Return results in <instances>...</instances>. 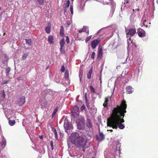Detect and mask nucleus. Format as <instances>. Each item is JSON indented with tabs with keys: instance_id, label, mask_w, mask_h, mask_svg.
Returning a JSON list of instances; mask_svg holds the SVG:
<instances>
[{
	"instance_id": "obj_12",
	"label": "nucleus",
	"mask_w": 158,
	"mask_h": 158,
	"mask_svg": "<svg viewBox=\"0 0 158 158\" xmlns=\"http://www.w3.org/2000/svg\"><path fill=\"white\" fill-rule=\"evenodd\" d=\"M120 151V150H116L114 152V155L115 158H119Z\"/></svg>"
},
{
	"instance_id": "obj_59",
	"label": "nucleus",
	"mask_w": 158,
	"mask_h": 158,
	"mask_svg": "<svg viewBox=\"0 0 158 158\" xmlns=\"http://www.w3.org/2000/svg\"><path fill=\"white\" fill-rule=\"evenodd\" d=\"M110 131H111L112 132V131H113V130H110Z\"/></svg>"
},
{
	"instance_id": "obj_35",
	"label": "nucleus",
	"mask_w": 158,
	"mask_h": 158,
	"mask_svg": "<svg viewBox=\"0 0 158 158\" xmlns=\"http://www.w3.org/2000/svg\"><path fill=\"white\" fill-rule=\"evenodd\" d=\"M46 95H47V91H43L42 93V95L44 98H45V97Z\"/></svg>"
},
{
	"instance_id": "obj_37",
	"label": "nucleus",
	"mask_w": 158,
	"mask_h": 158,
	"mask_svg": "<svg viewBox=\"0 0 158 158\" xmlns=\"http://www.w3.org/2000/svg\"><path fill=\"white\" fill-rule=\"evenodd\" d=\"M27 56H28V54L27 53L24 54L23 55L22 59L23 60H25L26 59V57H27Z\"/></svg>"
},
{
	"instance_id": "obj_11",
	"label": "nucleus",
	"mask_w": 158,
	"mask_h": 158,
	"mask_svg": "<svg viewBox=\"0 0 158 158\" xmlns=\"http://www.w3.org/2000/svg\"><path fill=\"white\" fill-rule=\"evenodd\" d=\"M134 90V89H133V88L131 86H130V85H128V86H127L126 87V91L128 94L132 93Z\"/></svg>"
},
{
	"instance_id": "obj_17",
	"label": "nucleus",
	"mask_w": 158,
	"mask_h": 158,
	"mask_svg": "<svg viewBox=\"0 0 158 158\" xmlns=\"http://www.w3.org/2000/svg\"><path fill=\"white\" fill-rule=\"evenodd\" d=\"M64 30L63 26H61L60 27V34L61 37H64Z\"/></svg>"
},
{
	"instance_id": "obj_1",
	"label": "nucleus",
	"mask_w": 158,
	"mask_h": 158,
	"mask_svg": "<svg viewBox=\"0 0 158 158\" xmlns=\"http://www.w3.org/2000/svg\"><path fill=\"white\" fill-rule=\"evenodd\" d=\"M127 105L125 100L122 101L120 105H117L116 107H114L112 111L113 117L117 118L116 124L121 123H122L124 122L123 118L127 112L126 108Z\"/></svg>"
},
{
	"instance_id": "obj_52",
	"label": "nucleus",
	"mask_w": 158,
	"mask_h": 158,
	"mask_svg": "<svg viewBox=\"0 0 158 158\" xmlns=\"http://www.w3.org/2000/svg\"><path fill=\"white\" fill-rule=\"evenodd\" d=\"M133 10H135V11H138L139 10V8H137L136 9H135V10H134V9H133Z\"/></svg>"
},
{
	"instance_id": "obj_28",
	"label": "nucleus",
	"mask_w": 158,
	"mask_h": 158,
	"mask_svg": "<svg viewBox=\"0 0 158 158\" xmlns=\"http://www.w3.org/2000/svg\"><path fill=\"white\" fill-rule=\"evenodd\" d=\"M70 3V1L69 0H68L66 3L64 5V7L65 8H68L69 6V4Z\"/></svg>"
},
{
	"instance_id": "obj_26",
	"label": "nucleus",
	"mask_w": 158,
	"mask_h": 158,
	"mask_svg": "<svg viewBox=\"0 0 158 158\" xmlns=\"http://www.w3.org/2000/svg\"><path fill=\"white\" fill-rule=\"evenodd\" d=\"M6 141L5 139L3 137L2 139L1 145L2 146H5L6 145Z\"/></svg>"
},
{
	"instance_id": "obj_64",
	"label": "nucleus",
	"mask_w": 158,
	"mask_h": 158,
	"mask_svg": "<svg viewBox=\"0 0 158 158\" xmlns=\"http://www.w3.org/2000/svg\"><path fill=\"white\" fill-rule=\"evenodd\" d=\"M1 7H0V9H1Z\"/></svg>"
},
{
	"instance_id": "obj_63",
	"label": "nucleus",
	"mask_w": 158,
	"mask_h": 158,
	"mask_svg": "<svg viewBox=\"0 0 158 158\" xmlns=\"http://www.w3.org/2000/svg\"><path fill=\"white\" fill-rule=\"evenodd\" d=\"M120 67V66H118V68H119Z\"/></svg>"
},
{
	"instance_id": "obj_15",
	"label": "nucleus",
	"mask_w": 158,
	"mask_h": 158,
	"mask_svg": "<svg viewBox=\"0 0 158 158\" xmlns=\"http://www.w3.org/2000/svg\"><path fill=\"white\" fill-rule=\"evenodd\" d=\"M65 43V42L64 38L62 39L60 42V47H61V48H62V47H63V48H64V47Z\"/></svg>"
},
{
	"instance_id": "obj_36",
	"label": "nucleus",
	"mask_w": 158,
	"mask_h": 158,
	"mask_svg": "<svg viewBox=\"0 0 158 158\" xmlns=\"http://www.w3.org/2000/svg\"><path fill=\"white\" fill-rule=\"evenodd\" d=\"M60 51L61 53H62L63 54H64L65 53V51L64 50V48H60Z\"/></svg>"
},
{
	"instance_id": "obj_4",
	"label": "nucleus",
	"mask_w": 158,
	"mask_h": 158,
	"mask_svg": "<svg viewBox=\"0 0 158 158\" xmlns=\"http://www.w3.org/2000/svg\"><path fill=\"white\" fill-rule=\"evenodd\" d=\"M64 127L65 129V131L68 134L69 133L68 130H71L73 128V126L67 120H65L64 125Z\"/></svg>"
},
{
	"instance_id": "obj_39",
	"label": "nucleus",
	"mask_w": 158,
	"mask_h": 158,
	"mask_svg": "<svg viewBox=\"0 0 158 158\" xmlns=\"http://www.w3.org/2000/svg\"><path fill=\"white\" fill-rule=\"evenodd\" d=\"M72 22V21H71V20L67 21V26H69L71 24Z\"/></svg>"
},
{
	"instance_id": "obj_54",
	"label": "nucleus",
	"mask_w": 158,
	"mask_h": 158,
	"mask_svg": "<svg viewBox=\"0 0 158 158\" xmlns=\"http://www.w3.org/2000/svg\"><path fill=\"white\" fill-rule=\"evenodd\" d=\"M65 71V69H61V71L62 73H63V72H64Z\"/></svg>"
},
{
	"instance_id": "obj_7",
	"label": "nucleus",
	"mask_w": 158,
	"mask_h": 158,
	"mask_svg": "<svg viewBox=\"0 0 158 158\" xmlns=\"http://www.w3.org/2000/svg\"><path fill=\"white\" fill-rule=\"evenodd\" d=\"M125 31L127 34V37H128V35L129 34L130 35H135L136 33V31L135 29H130L129 30L128 32H127V29L125 28Z\"/></svg>"
},
{
	"instance_id": "obj_30",
	"label": "nucleus",
	"mask_w": 158,
	"mask_h": 158,
	"mask_svg": "<svg viewBox=\"0 0 158 158\" xmlns=\"http://www.w3.org/2000/svg\"><path fill=\"white\" fill-rule=\"evenodd\" d=\"M9 123L10 126H13L14 125L15 121V120H9Z\"/></svg>"
},
{
	"instance_id": "obj_31",
	"label": "nucleus",
	"mask_w": 158,
	"mask_h": 158,
	"mask_svg": "<svg viewBox=\"0 0 158 158\" xmlns=\"http://www.w3.org/2000/svg\"><path fill=\"white\" fill-rule=\"evenodd\" d=\"M89 88L91 92H92L93 93H95V90L93 86H92V85H90Z\"/></svg>"
},
{
	"instance_id": "obj_13",
	"label": "nucleus",
	"mask_w": 158,
	"mask_h": 158,
	"mask_svg": "<svg viewBox=\"0 0 158 158\" xmlns=\"http://www.w3.org/2000/svg\"><path fill=\"white\" fill-rule=\"evenodd\" d=\"M79 32H86L88 34H89V31L88 27L86 26H84L82 29H81L78 31Z\"/></svg>"
},
{
	"instance_id": "obj_48",
	"label": "nucleus",
	"mask_w": 158,
	"mask_h": 158,
	"mask_svg": "<svg viewBox=\"0 0 158 158\" xmlns=\"http://www.w3.org/2000/svg\"><path fill=\"white\" fill-rule=\"evenodd\" d=\"M146 20H145L143 22V25L144 26H145L146 27H147L148 26V25H147V24H146Z\"/></svg>"
},
{
	"instance_id": "obj_10",
	"label": "nucleus",
	"mask_w": 158,
	"mask_h": 158,
	"mask_svg": "<svg viewBox=\"0 0 158 158\" xmlns=\"http://www.w3.org/2000/svg\"><path fill=\"white\" fill-rule=\"evenodd\" d=\"M100 41L98 40H94L91 43V47L93 49H95Z\"/></svg>"
},
{
	"instance_id": "obj_53",
	"label": "nucleus",
	"mask_w": 158,
	"mask_h": 158,
	"mask_svg": "<svg viewBox=\"0 0 158 158\" xmlns=\"http://www.w3.org/2000/svg\"><path fill=\"white\" fill-rule=\"evenodd\" d=\"M65 69L64 66V65L62 66L61 68V69Z\"/></svg>"
},
{
	"instance_id": "obj_49",
	"label": "nucleus",
	"mask_w": 158,
	"mask_h": 158,
	"mask_svg": "<svg viewBox=\"0 0 158 158\" xmlns=\"http://www.w3.org/2000/svg\"><path fill=\"white\" fill-rule=\"evenodd\" d=\"M2 96H3V98H5V92H4V91H3V92Z\"/></svg>"
},
{
	"instance_id": "obj_5",
	"label": "nucleus",
	"mask_w": 158,
	"mask_h": 158,
	"mask_svg": "<svg viewBox=\"0 0 158 158\" xmlns=\"http://www.w3.org/2000/svg\"><path fill=\"white\" fill-rule=\"evenodd\" d=\"M26 102L25 99L24 97L22 96L17 99L16 101V103L19 106H22Z\"/></svg>"
},
{
	"instance_id": "obj_3",
	"label": "nucleus",
	"mask_w": 158,
	"mask_h": 158,
	"mask_svg": "<svg viewBox=\"0 0 158 158\" xmlns=\"http://www.w3.org/2000/svg\"><path fill=\"white\" fill-rule=\"evenodd\" d=\"M117 118H114L113 116V114L111 113L110 118L108 120L107 125L109 127H111L113 128H118V127L120 129H123L125 127V125L121 123H118V125L116 124V121Z\"/></svg>"
},
{
	"instance_id": "obj_33",
	"label": "nucleus",
	"mask_w": 158,
	"mask_h": 158,
	"mask_svg": "<svg viewBox=\"0 0 158 158\" xmlns=\"http://www.w3.org/2000/svg\"><path fill=\"white\" fill-rule=\"evenodd\" d=\"M37 1L40 5H43L44 2V0H37Z\"/></svg>"
},
{
	"instance_id": "obj_43",
	"label": "nucleus",
	"mask_w": 158,
	"mask_h": 158,
	"mask_svg": "<svg viewBox=\"0 0 158 158\" xmlns=\"http://www.w3.org/2000/svg\"><path fill=\"white\" fill-rule=\"evenodd\" d=\"M128 63H130V65L131 66V65H133V60H129Z\"/></svg>"
},
{
	"instance_id": "obj_51",
	"label": "nucleus",
	"mask_w": 158,
	"mask_h": 158,
	"mask_svg": "<svg viewBox=\"0 0 158 158\" xmlns=\"http://www.w3.org/2000/svg\"><path fill=\"white\" fill-rule=\"evenodd\" d=\"M51 146L52 148V150H53V143L52 142H51Z\"/></svg>"
},
{
	"instance_id": "obj_9",
	"label": "nucleus",
	"mask_w": 158,
	"mask_h": 158,
	"mask_svg": "<svg viewBox=\"0 0 158 158\" xmlns=\"http://www.w3.org/2000/svg\"><path fill=\"white\" fill-rule=\"evenodd\" d=\"M138 33L139 37H143L145 35V32L143 29L139 28L138 30Z\"/></svg>"
},
{
	"instance_id": "obj_18",
	"label": "nucleus",
	"mask_w": 158,
	"mask_h": 158,
	"mask_svg": "<svg viewBox=\"0 0 158 158\" xmlns=\"http://www.w3.org/2000/svg\"><path fill=\"white\" fill-rule=\"evenodd\" d=\"M92 70H90L87 74V77L88 79H90L91 78Z\"/></svg>"
},
{
	"instance_id": "obj_24",
	"label": "nucleus",
	"mask_w": 158,
	"mask_h": 158,
	"mask_svg": "<svg viewBox=\"0 0 158 158\" xmlns=\"http://www.w3.org/2000/svg\"><path fill=\"white\" fill-rule=\"evenodd\" d=\"M45 30L48 34H49L50 32V27L49 26H47L45 28Z\"/></svg>"
},
{
	"instance_id": "obj_2",
	"label": "nucleus",
	"mask_w": 158,
	"mask_h": 158,
	"mask_svg": "<svg viewBox=\"0 0 158 158\" xmlns=\"http://www.w3.org/2000/svg\"><path fill=\"white\" fill-rule=\"evenodd\" d=\"M71 135L73 139L72 143H74L79 147H84L85 146L87 140L83 136H80L78 133H72Z\"/></svg>"
},
{
	"instance_id": "obj_58",
	"label": "nucleus",
	"mask_w": 158,
	"mask_h": 158,
	"mask_svg": "<svg viewBox=\"0 0 158 158\" xmlns=\"http://www.w3.org/2000/svg\"><path fill=\"white\" fill-rule=\"evenodd\" d=\"M156 2L157 4H158V0H156Z\"/></svg>"
},
{
	"instance_id": "obj_29",
	"label": "nucleus",
	"mask_w": 158,
	"mask_h": 158,
	"mask_svg": "<svg viewBox=\"0 0 158 158\" xmlns=\"http://www.w3.org/2000/svg\"><path fill=\"white\" fill-rule=\"evenodd\" d=\"M57 110H58V109H57V107H56L54 109V111L53 112V113L52 114V118H53V117H54V116H55V115L56 113Z\"/></svg>"
},
{
	"instance_id": "obj_8",
	"label": "nucleus",
	"mask_w": 158,
	"mask_h": 158,
	"mask_svg": "<svg viewBox=\"0 0 158 158\" xmlns=\"http://www.w3.org/2000/svg\"><path fill=\"white\" fill-rule=\"evenodd\" d=\"M127 43L128 44V50L129 48H131V46L133 47H136L135 45L133 43V41L131 40L130 37L127 39Z\"/></svg>"
},
{
	"instance_id": "obj_22",
	"label": "nucleus",
	"mask_w": 158,
	"mask_h": 158,
	"mask_svg": "<svg viewBox=\"0 0 158 158\" xmlns=\"http://www.w3.org/2000/svg\"><path fill=\"white\" fill-rule=\"evenodd\" d=\"M82 122V125H81L79 123H78L77 124L78 128H79V129H82V128H83L84 127L85 125V120H83V122Z\"/></svg>"
},
{
	"instance_id": "obj_44",
	"label": "nucleus",
	"mask_w": 158,
	"mask_h": 158,
	"mask_svg": "<svg viewBox=\"0 0 158 158\" xmlns=\"http://www.w3.org/2000/svg\"><path fill=\"white\" fill-rule=\"evenodd\" d=\"M79 76L80 78V80H81V77L82 76V74L81 73V71L79 72Z\"/></svg>"
},
{
	"instance_id": "obj_56",
	"label": "nucleus",
	"mask_w": 158,
	"mask_h": 158,
	"mask_svg": "<svg viewBox=\"0 0 158 158\" xmlns=\"http://www.w3.org/2000/svg\"><path fill=\"white\" fill-rule=\"evenodd\" d=\"M83 148V151L84 152H85V148Z\"/></svg>"
},
{
	"instance_id": "obj_19",
	"label": "nucleus",
	"mask_w": 158,
	"mask_h": 158,
	"mask_svg": "<svg viewBox=\"0 0 158 158\" xmlns=\"http://www.w3.org/2000/svg\"><path fill=\"white\" fill-rule=\"evenodd\" d=\"M69 71L68 70H66L65 72V73L64 74V78L65 80H68L69 79Z\"/></svg>"
},
{
	"instance_id": "obj_20",
	"label": "nucleus",
	"mask_w": 158,
	"mask_h": 158,
	"mask_svg": "<svg viewBox=\"0 0 158 158\" xmlns=\"http://www.w3.org/2000/svg\"><path fill=\"white\" fill-rule=\"evenodd\" d=\"M143 59V57L142 56H138L136 61L138 64H140L142 62Z\"/></svg>"
},
{
	"instance_id": "obj_6",
	"label": "nucleus",
	"mask_w": 158,
	"mask_h": 158,
	"mask_svg": "<svg viewBox=\"0 0 158 158\" xmlns=\"http://www.w3.org/2000/svg\"><path fill=\"white\" fill-rule=\"evenodd\" d=\"M99 134L98 135H96V139L99 141H102L105 139V135L102 132L100 131V129H99Z\"/></svg>"
},
{
	"instance_id": "obj_50",
	"label": "nucleus",
	"mask_w": 158,
	"mask_h": 158,
	"mask_svg": "<svg viewBox=\"0 0 158 158\" xmlns=\"http://www.w3.org/2000/svg\"><path fill=\"white\" fill-rule=\"evenodd\" d=\"M85 102L87 101V93H85Z\"/></svg>"
},
{
	"instance_id": "obj_61",
	"label": "nucleus",
	"mask_w": 158,
	"mask_h": 158,
	"mask_svg": "<svg viewBox=\"0 0 158 158\" xmlns=\"http://www.w3.org/2000/svg\"><path fill=\"white\" fill-rule=\"evenodd\" d=\"M20 78H19V80H20Z\"/></svg>"
},
{
	"instance_id": "obj_42",
	"label": "nucleus",
	"mask_w": 158,
	"mask_h": 158,
	"mask_svg": "<svg viewBox=\"0 0 158 158\" xmlns=\"http://www.w3.org/2000/svg\"><path fill=\"white\" fill-rule=\"evenodd\" d=\"M66 41L67 43H69L70 42L68 36H66Z\"/></svg>"
},
{
	"instance_id": "obj_21",
	"label": "nucleus",
	"mask_w": 158,
	"mask_h": 158,
	"mask_svg": "<svg viewBox=\"0 0 158 158\" xmlns=\"http://www.w3.org/2000/svg\"><path fill=\"white\" fill-rule=\"evenodd\" d=\"M53 38L52 36L49 35L48 38V41L50 44H52L53 42Z\"/></svg>"
},
{
	"instance_id": "obj_45",
	"label": "nucleus",
	"mask_w": 158,
	"mask_h": 158,
	"mask_svg": "<svg viewBox=\"0 0 158 158\" xmlns=\"http://www.w3.org/2000/svg\"><path fill=\"white\" fill-rule=\"evenodd\" d=\"M86 108L84 105L82 106L81 108V110H83L85 109Z\"/></svg>"
},
{
	"instance_id": "obj_46",
	"label": "nucleus",
	"mask_w": 158,
	"mask_h": 158,
	"mask_svg": "<svg viewBox=\"0 0 158 158\" xmlns=\"http://www.w3.org/2000/svg\"><path fill=\"white\" fill-rule=\"evenodd\" d=\"M86 106L88 109H89V103L88 102V100H87L86 102Z\"/></svg>"
},
{
	"instance_id": "obj_60",
	"label": "nucleus",
	"mask_w": 158,
	"mask_h": 158,
	"mask_svg": "<svg viewBox=\"0 0 158 158\" xmlns=\"http://www.w3.org/2000/svg\"><path fill=\"white\" fill-rule=\"evenodd\" d=\"M74 0H71V1H72V2Z\"/></svg>"
},
{
	"instance_id": "obj_27",
	"label": "nucleus",
	"mask_w": 158,
	"mask_h": 158,
	"mask_svg": "<svg viewBox=\"0 0 158 158\" xmlns=\"http://www.w3.org/2000/svg\"><path fill=\"white\" fill-rule=\"evenodd\" d=\"M73 110L74 111H73V112H77L79 111V109L77 106H75L73 108Z\"/></svg>"
},
{
	"instance_id": "obj_23",
	"label": "nucleus",
	"mask_w": 158,
	"mask_h": 158,
	"mask_svg": "<svg viewBox=\"0 0 158 158\" xmlns=\"http://www.w3.org/2000/svg\"><path fill=\"white\" fill-rule=\"evenodd\" d=\"M26 41V43L28 44V45H31L32 42V41L31 40H27V39H25Z\"/></svg>"
},
{
	"instance_id": "obj_47",
	"label": "nucleus",
	"mask_w": 158,
	"mask_h": 158,
	"mask_svg": "<svg viewBox=\"0 0 158 158\" xmlns=\"http://www.w3.org/2000/svg\"><path fill=\"white\" fill-rule=\"evenodd\" d=\"M9 81H3L2 82V84H7V83H8Z\"/></svg>"
},
{
	"instance_id": "obj_38",
	"label": "nucleus",
	"mask_w": 158,
	"mask_h": 158,
	"mask_svg": "<svg viewBox=\"0 0 158 158\" xmlns=\"http://www.w3.org/2000/svg\"><path fill=\"white\" fill-rule=\"evenodd\" d=\"M92 36L90 35L89 36L85 38V41L86 42H87L90 39H91Z\"/></svg>"
},
{
	"instance_id": "obj_16",
	"label": "nucleus",
	"mask_w": 158,
	"mask_h": 158,
	"mask_svg": "<svg viewBox=\"0 0 158 158\" xmlns=\"http://www.w3.org/2000/svg\"><path fill=\"white\" fill-rule=\"evenodd\" d=\"M109 101V98L108 97H106V98H105V100L104 102L103 103V106L104 107H107Z\"/></svg>"
},
{
	"instance_id": "obj_62",
	"label": "nucleus",
	"mask_w": 158,
	"mask_h": 158,
	"mask_svg": "<svg viewBox=\"0 0 158 158\" xmlns=\"http://www.w3.org/2000/svg\"><path fill=\"white\" fill-rule=\"evenodd\" d=\"M91 158H94V157H92Z\"/></svg>"
},
{
	"instance_id": "obj_40",
	"label": "nucleus",
	"mask_w": 158,
	"mask_h": 158,
	"mask_svg": "<svg viewBox=\"0 0 158 158\" xmlns=\"http://www.w3.org/2000/svg\"><path fill=\"white\" fill-rule=\"evenodd\" d=\"M70 8L71 14H73V6H70Z\"/></svg>"
},
{
	"instance_id": "obj_55",
	"label": "nucleus",
	"mask_w": 158,
	"mask_h": 158,
	"mask_svg": "<svg viewBox=\"0 0 158 158\" xmlns=\"http://www.w3.org/2000/svg\"><path fill=\"white\" fill-rule=\"evenodd\" d=\"M128 0H124L125 2L127 3H128Z\"/></svg>"
},
{
	"instance_id": "obj_57",
	"label": "nucleus",
	"mask_w": 158,
	"mask_h": 158,
	"mask_svg": "<svg viewBox=\"0 0 158 158\" xmlns=\"http://www.w3.org/2000/svg\"><path fill=\"white\" fill-rule=\"evenodd\" d=\"M40 138L41 139H43V136H42V135H41V136H40Z\"/></svg>"
},
{
	"instance_id": "obj_14",
	"label": "nucleus",
	"mask_w": 158,
	"mask_h": 158,
	"mask_svg": "<svg viewBox=\"0 0 158 158\" xmlns=\"http://www.w3.org/2000/svg\"><path fill=\"white\" fill-rule=\"evenodd\" d=\"M86 126L89 128H91L92 127V124L90 119L87 118L86 120Z\"/></svg>"
},
{
	"instance_id": "obj_34",
	"label": "nucleus",
	"mask_w": 158,
	"mask_h": 158,
	"mask_svg": "<svg viewBox=\"0 0 158 158\" xmlns=\"http://www.w3.org/2000/svg\"><path fill=\"white\" fill-rule=\"evenodd\" d=\"M10 72V69H6V76L7 77H10V76H9Z\"/></svg>"
},
{
	"instance_id": "obj_25",
	"label": "nucleus",
	"mask_w": 158,
	"mask_h": 158,
	"mask_svg": "<svg viewBox=\"0 0 158 158\" xmlns=\"http://www.w3.org/2000/svg\"><path fill=\"white\" fill-rule=\"evenodd\" d=\"M102 54V49L98 50V57H101Z\"/></svg>"
},
{
	"instance_id": "obj_41",
	"label": "nucleus",
	"mask_w": 158,
	"mask_h": 158,
	"mask_svg": "<svg viewBox=\"0 0 158 158\" xmlns=\"http://www.w3.org/2000/svg\"><path fill=\"white\" fill-rule=\"evenodd\" d=\"M95 52H93L91 55V57L92 58L94 59V58H95Z\"/></svg>"
},
{
	"instance_id": "obj_32",
	"label": "nucleus",
	"mask_w": 158,
	"mask_h": 158,
	"mask_svg": "<svg viewBox=\"0 0 158 158\" xmlns=\"http://www.w3.org/2000/svg\"><path fill=\"white\" fill-rule=\"evenodd\" d=\"M54 133L55 138L57 139L58 138L57 133V131L56 130V129H54Z\"/></svg>"
}]
</instances>
